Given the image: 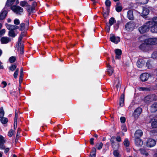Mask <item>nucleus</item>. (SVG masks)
<instances>
[{"label": "nucleus", "mask_w": 157, "mask_h": 157, "mask_svg": "<svg viewBox=\"0 0 157 157\" xmlns=\"http://www.w3.org/2000/svg\"><path fill=\"white\" fill-rule=\"evenodd\" d=\"M155 25L153 18L152 21H147L143 25L139 27V30L141 33H144L148 32L150 29L152 33H157V29H156Z\"/></svg>", "instance_id": "obj_1"}, {"label": "nucleus", "mask_w": 157, "mask_h": 157, "mask_svg": "<svg viewBox=\"0 0 157 157\" xmlns=\"http://www.w3.org/2000/svg\"><path fill=\"white\" fill-rule=\"evenodd\" d=\"M6 25L7 29L9 30V36L13 37H14L16 36V34L14 30L18 29V27L17 25L8 24H6Z\"/></svg>", "instance_id": "obj_2"}, {"label": "nucleus", "mask_w": 157, "mask_h": 157, "mask_svg": "<svg viewBox=\"0 0 157 157\" xmlns=\"http://www.w3.org/2000/svg\"><path fill=\"white\" fill-rule=\"evenodd\" d=\"M11 9L16 14L20 15L23 11V9L18 6H13L11 7Z\"/></svg>", "instance_id": "obj_3"}, {"label": "nucleus", "mask_w": 157, "mask_h": 157, "mask_svg": "<svg viewBox=\"0 0 157 157\" xmlns=\"http://www.w3.org/2000/svg\"><path fill=\"white\" fill-rule=\"evenodd\" d=\"M145 42L150 45H155L157 44V38H149L145 40Z\"/></svg>", "instance_id": "obj_4"}, {"label": "nucleus", "mask_w": 157, "mask_h": 157, "mask_svg": "<svg viewBox=\"0 0 157 157\" xmlns=\"http://www.w3.org/2000/svg\"><path fill=\"white\" fill-rule=\"evenodd\" d=\"M125 27L127 30H132L134 29L135 25L133 22L130 21L126 24Z\"/></svg>", "instance_id": "obj_5"}, {"label": "nucleus", "mask_w": 157, "mask_h": 157, "mask_svg": "<svg viewBox=\"0 0 157 157\" xmlns=\"http://www.w3.org/2000/svg\"><path fill=\"white\" fill-rule=\"evenodd\" d=\"M142 111V109L140 108H138L134 110L133 116L135 118L137 119L140 114Z\"/></svg>", "instance_id": "obj_6"}, {"label": "nucleus", "mask_w": 157, "mask_h": 157, "mask_svg": "<svg viewBox=\"0 0 157 157\" xmlns=\"http://www.w3.org/2000/svg\"><path fill=\"white\" fill-rule=\"evenodd\" d=\"M156 144V141L152 139H149L147 142V146L151 147L154 146Z\"/></svg>", "instance_id": "obj_7"}, {"label": "nucleus", "mask_w": 157, "mask_h": 157, "mask_svg": "<svg viewBox=\"0 0 157 157\" xmlns=\"http://www.w3.org/2000/svg\"><path fill=\"white\" fill-rule=\"evenodd\" d=\"M110 40L113 42L117 44L120 41V38L119 37L113 35H111L110 37Z\"/></svg>", "instance_id": "obj_8"}, {"label": "nucleus", "mask_w": 157, "mask_h": 157, "mask_svg": "<svg viewBox=\"0 0 157 157\" xmlns=\"http://www.w3.org/2000/svg\"><path fill=\"white\" fill-rule=\"evenodd\" d=\"M145 61L142 58L139 59L137 61V66L139 68L141 67L144 64Z\"/></svg>", "instance_id": "obj_9"}, {"label": "nucleus", "mask_w": 157, "mask_h": 157, "mask_svg": "<svg viewBox=\"0 0 157 157\" xmlns=\"http://www.w3.org/2000/svg\"><path fill=\"white\" fill-rule=\"evenodd\" d=\"M111 144L114 149H117L119 147V144L118 143L114 142L112 138H111L110 140Z\"/></svg>", "instance_id": "obj_10"}, {"label": "nucleus", "mask_w": 157, "mask_h": 157, "mask_svg": "<svg viewBox=\"0 0 157 157\" xmlns=\"http://www.w3.org/2000/svg\"><path fill=\"white\" fill-rule=\"evenodd\" d=\"M127 17L130 20H132L134 19L133 11L129 10L127 12Z\"/></svg>", "instance_id": "obj_11"}, {"label": "nucleus", "mask_w": 157, "mask_h": 157, "mask_svg": "<svg viewBox=\"0 0 157 157\" xmlns=\"http://www.w3.org/2000/svg\"><path fill=\"white\" fill-rule=\"evenodd\" d=\"M143 135V132L140 130H137L135 133V138H140Z\"/></svg>", "instance_id": "obj_12"}, {"label": "nucleus", "mask_w": 157, "mask_h": 157, "mask_svg": "<svg viewBox=\"0 0 157 157\" xmlns=\"http://www.w3.org/2000/svg\"><path fill=\"white\" fill-rule=\"evenodd\" d=\"M149 77V75L146 73H144L140 75V78L142 81H145Z\"/></svg>", "instance_id": "obj_13"}, {"label": "nucleus", "mask_w": 157, "mask_h": 157, "mask_svg": "<svg viewBox=\"0 0 157 157\" xmlns=\"http://www.w3.org/2000/svg\"><path fill=\"white\" fill-rule=\"evenodd\" d=\"M148 46L147 44L143 43L140 46L139 48L142 50L144 51H146L148 50Z\"/></svg>", "instance_id": "obj_14"}, {"label": "nucleus", "mask_w": 157, "mask_h": 157, "mask_svg": "<svg viewBox=\"0 0 157 157\" xmlns=\"http://www.w3.org/2000/svg\"><path fill=\"white\" fill-rule=\"evenodd\" d=\"M149 11L148 9L146 7H144L143 8V11L141 13V15L144 17L147 15L149 13Z\"/></svg>", "instance_id": "obj_15"}, {"label": "nucleus", "mask_w": 157, "mask_h": 157, "mask_svg": "<svg viewBox=\"0 0 157 157\" xmlns=\"http://www.w3.org/2000/svg\"><path fill=\"white\" fill-rule=\"evenodd\" d=\"M10 41V38L7 37H4L1 38V41L2 44H7Z\"/></svg>", "instance_id": "obj_16"}, {"label": "nucleus", "mask_w": 157, "mask_h": 157, "mask_svg": "<svg viewBox=\"0 0 157 157\" xmlns=\"http://www.w3.org/2000/svg\"><path fill=\"white\" fill-rule=\"evenodd\" d=\"M136 144L138 146H141L143 144V142L140 138H135Z\"/></svg>", "instance_id": "obj_17"}, {"label": "nucleus", "mask_w": 157, "mask_h": 157, "mask_svg": "<svg viewBox=\"0 0 157 157\" xmlns=\"http://www.w3.org/2000/svg\"><path fill=\"white\" fill-rule=\"evenodd\" d=\"M7 13V12L6 10H3L0 13V20H2L5 19Z\"/></svg>", "instance_id": "obj_18"}, {"label": "nucleus", "mask_w": 157, "mask_h": 157, "mask_svg": "<svg viewBox=\"0 0 157 157\" xmlns=\"http://www.w3.org/2000/svg\"><path fill=\"white\" fill-rule=\"evenodd\" d=\"M124 94H122L120 97V100L119 105L121 107L123 106L124 103Z\"/></svg>", "instance_id": "obj_19"}, {"label": "nucleus", "mask_w": 157, "mask_h": 157, "mask_svg": "<svg viewBox=\"0 0 157 157\" xmlns=\"http://www.w3.org/2000/svg\"><path fill=\"white\" fill-rule=\"evenodd\" d=\"M115 52L116 54V58L117 59H119L121 54V51L119 49H116L115 50Z\"/></svg>", "instance_id": "obj_20"}, {"label": "nucleus", "mask_w": 157, "mask_h": 157, "mask_svg": "<svg viewBox=\"0 0 157 157\" xmlns=\"http://www.w3.org/2000/svg\"><path fill=\"white\" fill-rule=\"evenodd\" d=\"M107 72L108 75L110 76L112 75L113 72L114 70L113 68L109 65H107Z\"/></svg>", "instance_id": "obj_21"}, {"label": "nucleus", "mask_w": 157, "mask_h": 157, "mask_svg": "<svg viewBox=\"0 0 157 157\" xmlns=\"http://www.w3.org/2000/svg\"><path fill=\"white\" fill-rule=\"evenodd\" d=\"M151 112H155L157 111V103H155L153 104L151 107Z\"/></svg>", "instance_id": "obj_22"}, {"label": "nucleus", "mask_w": 157, "mask_h": 157, "mask_svg": "<svg viewBox=\"0 0 157 157\" xmlns=\"http://www.w3.org/2000/svg\"><path fill=\"white\" fill-rule=\"evenodd\" d=\"M26 9L29 13V15H30L35 10L33 7H32V6H31L29 5L27 6V7L26 8Z\"/></svg>", "instance_id": "obj_23"}, {"label": "nucleus", "mask_w": 157, "mask_h": 157, "mask_svg": "<svg viewBox=\"0 0 157 157\" xmlns=\"http://www.w3.org/2000/svg\"><path fill=\"white\" fill-rule=\"evenodd\" d=\"M18 49L19 50L20 53L23 54L24 52V49L23 44L22 43L19 44V45L18 44Z\"/></svg>", "instance_id": "obj_24"}, {"label": "nucleus", "mask_w": 157, "mask_h": 157, "mask_svg": "<svg viewBox=\"0 0 157 157\" xmlns=\"http://www.w3.org/2000/svg\"><path fill=\"white\" fill-rule=\"evenodd\" d=\"M122 9V7L120 5V3L117 2L116 7V10L117 12H121Z\"/></svg>", "instance_id": "obj_25"}, {"label": "nucleus", "mask_w": 157, "mask_h": 157, "mask_svg": "<svg viewBox=\"0 0 157 157\" xmlns=\"http://www.w3.org/2000/svg\"><path fill=\"white\" fill-rule=\"evenodd\" d=\"M15 0H7L6 3L5 7L6 6H9L12 5Z\"/></svg>", "instance_id": "obj_26"}, {"label": "nucleus", "mask_w": 157, "mask_h": 157, "mask_svg": "<svg viewBox=\"0 0 157 157\" xmlns=\"http://www.w3.org/2000/svg\"><path fill=\"white\" fill-rule=\"evenodd\" d=\"M114 84H117L116 86V88L118 90V89H120L121 86V84L119 80L117 79L114 82Z\"/></svg>", "instance_id": "obj_27"}, {"label": "nucleus", "mask_w": 157, "mask_h": 157, "mask_svg": "<svg viewBox=\"0 0 157 157\" xmlns=\"http://www.w3.org/2000/svg\"><path fill=\"white\" fill-rule=\"evenodd\" d=\"M0 121L2 124H6L7 123L8 120L7 118L3 117L0 118Z\"/></svg>", "instance_id": "obj_28"}, {"label": "nucleus", "mask_w": 157, "mask_h": 157, "mask_svg": "<svg viewBox=\"0 0 157 157\" xmlns=\"http://www.w3.org/2000/svg\"><path fill=\"white\" fill-rule=\"evenodd\" d=\"M151 126L153 128H157V119H154L151 123Z\"/></svg>", "instance_id": "obj_29"}, {"label": "nucleus", "mask_w": 157, "mask_h": 157, "mask_svg": "<svg viewBox=\"0 0 157 157\" xmlns=\"http://www.w3.org/2000/svg\"><path fill=\"white\" fill-rule=\"evenodd\" d=\"M116 21V20L114 17H111L109 20V25H112Z\"/></svg>", "instance_id": "obj_30"}, {"label": "nucleus", "mask_w": 157, "mask_h": 157, "mask_svg": "<svg viewBox=\"0 0 157 157\" xmlns=\"http://www.w3.org/2000/svg\"><path fill=\"white\" fill-rule=\"evenodd\" d=\"M23 69L22 68H21L20 70V78H19V80L20 81H22V78L23 76Z\"/></svg>", "instance_id": "obj_31"}, {"label": "nucleus", "mask_w": 157, "mask_h": 157, "mask_svg": "<svg viewBox=\"0 0 157 157\" xmlns=\"http://www.w3.org/2000/svg\"><path fill=\"white\" fill-rule=\"evenodd\" d=\"M4 113L3 108L2 107L0 108V118L3 117Z\"/></svg>", "instance_id": "obj_32"}, {"label": "nucleus", "mask_w": 157, "mask_h": 157, "mask_svg": "<svg viewBox=\"0 0 157 157\" xmlns=\"http://www.w3.org/2000/svg\"><path fill=\"white\" fill-rule=\"evenodd\" d=\"M113 155L116 157H121V155L117 150H114L113 152Z\"/></svg>", "instance_id": "obj_33"}, {"label": "nucleus", "mask_w": 157, "mask_h": 157, "mask_svg": "<svg viewBox=\"0 0 157 157\" xmlns=\"http://www.w3.org/2000/svg\"><path fill=\"white\" fill-rule=\"evenodd\" d=\"M20 5L24 7L25 6L26 8L27 7L28 5H29L27 2L25 1H21L20 2Z\"/></svg>", "instance_id": "obj_34"}, {"label": "nucleus", "mask_w": 157, "mask_h": 157, "mask_svg": "<svg viewBox=\"0 0 157 157\" xmlns=\"http://www.w3.org/2000/svg\"><path fill=\"white\" fill-rule=\"evenodd\" d=\"M103 144L101 142L98 143L96 144V147L98 150H100L102 148L103 146Z\"/></svg>", "instance_id": "obj_35"}, {"label": "nucleus", "mask_w": 157, "mask_h": 157, "mask_svg": "<svg viewBox=\"0 0 157 157\" xmlns=\"http://www.w3.org/2000/svg\"><path fill=\"white\" fill-rule=\"evenodd\" d=\"M23 36V34L22 33H21L20 36L18 41V45H19V44H21V40Z\"/></svg>", "instance_id": "obj_36"}, {"label": "nucleus", "mask_w": 157, "mask_h": 157, "mask_svg": "<svg viewBox=\"0 0 157 157\" xmlns=\"http://www.w3.org/2000/svg\"><path fill=\"white\" fill-rule=\"evenodd\" d=\"M124 145L127 147L129 146V142L127 139H126L124 142Z\"/></svg>", "instance_id": "obj_37"}, {"label": "nucleus", "mask_w": 157, "mask_h": 157, "mask_svg": "<svg viewBox=\"0 0 157 157\" xmlns=\"http://www.w3.org/2000/svg\"><path fill=\"white\" fill-rule=\"evenodd\" d=\"M140 152L141 154L145 155L147 156L148 155V153L144 149H140Z\"/></svg>", "instance_id": "obj_38"}, {"label": "nucleus", "mask_w": 157, "mask_h": 157, "mask_svg": "<svg viewBox=\"0 0 157 157\" xmlns=\"http://www.w3.org/2000/svg\"><path fill=\"white\" fill-rule=\"evenodd\" d=\"M94 151L93 152H91L90 157H95L96 150L95 148H94Z\"/></svg>", "instance_id": "obj_39"}, {"label": "nucleus", "mask_w": 157, "mask_h": 157, "mask_svg": "<svg viewBox=\"0 0 157 157\" xmlns=\"http://www.w3.org/2000/svg\"><path fill=\"white\" fill-rule=\"evenodd\" d=\"M19 71V69L17 68L16 69V70L13 74V76L15 78H16L17 77Z\"/></svg>", "instance_id": "obj_40"}, {"label": "nucleus", "mask_w": 157, "mask_h": 157, "mask_svg": "<svg viewBox=\"0 0 157 157\" xmlns=\"http://www.w3.org/2000/svg\"><path fill=\"white\" fill-rule=\"evenodd\" d=\"M15 131L11 129L8 132V136L10 137H11L14 133Z\"/></svg>", "instance_id": "obj_41"}, {"label": "nucleus", "mask_w": 157, "mask_h": 157, "mask_svg": "<svg viewBox=\"0 0 157 157\" xmlns=\"http://www.w3.org/2000/svg\"><path fill=\"white\" fill-rule=\"evenodd\" d=\"M5 142V140L4 138L2 136L0 135V144H4Z\"/></svg>", "instance_id": "obj_42"}, {"label": "nucleus", "mask_w": 157, "mask_h": 157, "mask_svg": "<svg viewBox=\"0 0 157 157\" xmlns=\"http://www.w3.org/2000/svg\"><path fill=\"white\" fill-rule=\"evenodd\" d=\"M17 67V66L16 65H13L10 67L9 69L11 71H13Z\"/></svg>", "instance_id": "obj_43"}, {"label": "nucleus", "mask_w": 157, "mask_h": 157, "mask_svg": "<svg viewBox=\"0 0 157 157\" xmlns=\"http://www.w3.org/2000/svg\"><path fill=\"white\" fill-rule=\"evenodd\" d=\"M151 56L154 59H157V51L154 52L152 54Z\"/></svg>", "instance_id": "obj_44"}, {"label": "nucleus", "mask_w": 157, "mask_h": 157, "mask_svg": "<svg viewBox=\"0 0 157 157\" xmlns=\"http://www.w3.org/2000/svg\"><path fill=\"white\" fill-rule=\"evenodd\" d=\"M16 60V58L14 56H12L9 58L10 62L11 63H13Z\"/></svg>", "instance_id": "obj_45"}, {"label": "nucleus", "mask_w": 157, "mask_h": 157, "mask_svg": "<svg viewBox=\"0 0 157 157\" xmlns=\"http://www.w3.org/2000/svg\"><path fill=\"white\" fill-rule=\"evenodd\" d=\"M151 62L150 61H148L146 63V66L149 68L151 67Z\"/></svg>", "instance_id": "obj_46"}, {"label": "nucleus", "mask_w": 157, "mask_h": 157, "mask_svg": "<svg viewBox=\"0 0 157 157\" xmlns=\"http://www.w3.org/2000/svg\"><path fill=\"white\" fill-rule=\"evenodd\" d=\"M105 3L106 6H110L111 2L109 0H106Z\"/></svg>", "instance_id": "obj_47"}, {"label": "nucleus", "mask_w": 157, "mask_h": 157, "mask_svg": "<svg viewBox=\"0 0 157 157\" xmlns=\"http://www.w3.org/2000/svg\"><path fill=\"white\" fill-rule=\"evenodd\" d=\"M120 24L119 21H117V23L114 26V28L116 30H117L119 27V25Z\"/></svg>", "instance_id": "obj_48"}, {"label": "nucleus", "mask_w": 157, "mask_h": 157, "mask_svg": "<svg viewBox=\"0 0 157 157\" xmlns=\"http://www.w3.org/2000/svg\"><path fill=\"white\" fill-rule=\"evenodd\" d=\"M14 23L16 25H19L20 24V21L18 19H15L14 21Z\"/></svg>", "instance_id": "obj_49"}, {"label": "nucleus", "mask_w": 157, "mask_h": 157, "mask_svg": "<svg viewBox=\"0 0 157 157\" xmlns=\"http://www.w3.org/2000/svg\"><path fill=\"white\" fill-rule=\"evenodd\" d=\"M120 120L122 123H124L125 121V118L124 117H121L120 118Z\"/></svg>", "instance_id": "obj_50"}, {"label": "nucleus", "mask_w": 157, "mask_h": 157, "mask_svg": "<svg viewBox=\"0 0 157 157\" xmlns=\"http://www.w3.org/2000/svg\"><path fill=\"white\" fill-rule=\"evenodd\" d=\"M17 120H14V128L16 129L17 127Z\"/></svg>", "instance_id": "obj_51"}, {"label": "nucleus", "mask_w": 157, "mask_h": 157, "mask_svg": "<svg viewBox=\"0 0 157 157\" xmlns=\"http://www.w3.org/2000/svg\"><path fill=\"white\" fill-rule=\"evenodd\" d=\"M21 28L20 29V30H22L25 28V24L24 23H21L20 25Z\"/></svg>", "instance_id": "obj_52"}, {"label": "nucleus", "mask_w": 157, "mask_h": 157, "mask_svg": "<svg viewBox=\"0 0 157 157\" xmlns=\"http://www.w3.org/2000/svg\"><path fill=\"white\" fill-rule=\"evenodd\" d=\"M6 30L5 29H3L0 31V35H2L5 33Z\"/></svg>", "instance_id": "obj_53"}, {"label": "nucleus", "mask_w": 157, "mask_h": 157, "mask_svg": "<svg viewBox=\"0 0 157 157\" xmlns=\"http://www.w3.org/2000/svg\"><path fill=\"white\" fill-rule=\"evenodd\" d=\"M0 144V149L3 150L5 149V147L3 144Z\"/></svg>", "instance_id": "obj_54"}, {"label": "nucleus", "mask_w": 157, "mask_h": 157, "mask_svg": "<svg viewBox=\"0 0 157 157\" xmlns=\"http://www.w3.org/2000/svg\"><path fill=\"white\" fill-rule=\"evenodd\" d=\"M110 25H108V24L107 23V26L106 27V30L108 33H109V32L110 29Z\"/></svg>", "instance_id": "obj_55"}, {"label": "nucleus", "mask_w": 157, "mask_h": 157, "mask_svg": "<svg viewBox=\"0 0 157 157\" xmlns=\"http://www.w3.org/2000/svg\"><path fill=\"white\" fill-rule=\"evenodd\" d=\"M21 131V129L19 128H17V136H19V135H20Z\"/></svg>", "instance_id": "obj_56"}, {"label": "nucleus", "mask_w": 157, "mask_h": 157, "mask_svg": "<svg viewBox=\"0 0 157 157\" xmlns=\"http://www.w3.org/2000/svg\"><path fill=\"white\" fill-rule=\"evenodd\" d=\"M14 120H17V110H15V116L14 117Z\"/></svg>", "instance_id": "obj_57"}, {"label": "nucleus", "mask_w": 157, "mask_h": 157, "mask_svg": "<svg viewBox=\"0 0 157 157\" xmlns=\"http://www.w3.org/2000/svg\"><path fill=\"white\" fill-rule=\"evenodd\" d=\"M2 84L3 85V86L2 87L3 88L5 87L7 85V83L5 81H3L2 82Z\"/></svg>", "instance_id": "obj_58"}, {"label": "nucleus", "mask_w": 157, "mask_h": 157, "mask_svg": "<svg viewBox=\"0 0 157 157\" xmlns=\"http://www.w3.org/2000/svg\"><path fill=\"white\" fill-rule=\"evenodd\" d=\"M116 140L118 142H121V139L120 136H117L116 138Z\"/></svg>", "instance_id": "obj_59"}, {"label": "nucleus", "mask_w": 157, "mask_h": 157, "mask_svg": "<svg viewBox=\"0 0 157 157\" xmlns=\"http://www.w3.org/2000/svg\"><path fill=\"white\" fill-rule=\"evenodd\" d=\"M94 139L93 138H91L90 139V142L91 144L93 145L94 144Z\"/></svg>", "instance_id": "obj_60"}, {"label": "nucleus", "mask_w": 157, "mask_h": 157, "mask_svg": "<svg viewBox=\"0 0 157 157\" xmlns=\"http://www.w3.org/2000/svg\"><path fill=\"white\" fill-rule=\"evenodd\" d=\"M36 2H33L32 4V7H33V8L35 9V7L36 6Z\"/></svg>", "instance_id": "obj_61"}, {"label": "nucleus", "mask_w": 157, "mask_h": 157, "mask_svg": "<svg viewBox=\"0 0 157 157\" xmlns=\"http://www.w3.org/2000/svg\"><path fill=\"white\" fill-rule=\"evenodd\" d=\"M103 16L105 18L106 17L108 16V13H107L105 12L103 14Z\"/></svg>", "instance_id": "obj_62"}, {"label": "nucleus", "mask_w": 157, "mask_h": 157, "mask_svg": "<svg viewBox=\"0 0 157 157\" xmlns=\"http://www.w3.org/2000/svg\"><path fill=\"white\" fill-rule=\"evenodd\" d=\"M9 150H10V148L9 147H7V148H6V149H5V151H4L5 153H6L8 152L9 151Z\"/></svg>", "instance_id": "obj_63"}, {"label": "nucleus", "mask_w": 157, "mask_h": 157, "mask_svg": "<svg viewBox=\"0 0 157 157\" xmlns=\"http://www.w3.org/2000/svg\"><path fill=\"white\" fill-rule=\"evenodd\" d=\"M149 99V96H147L145 98L144 100L146 101V102H147V101H149V100H148V99Z\"/></svg>", "instance_id": "obj_64"}]
</instances>
